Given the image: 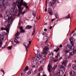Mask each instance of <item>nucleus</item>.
Here are the masks:
<instances>
[{
  "instance_id": "f704fd0d",
  "label": "nucleus",
  "mask_w": 76,
  "mask_h": 76,
  "mask_svg": "<svg viewBox=\"0 0 76 76\" xmlns=\"http://www.w3.org/2000/svg\"><path fill=\"white\" fill-rule=\"evenodd\" d=\"M70 66H71V64H70L68 66L67 68V69H69V68H70Z\"/></svg>"
},
{
  "instance_id": "dca6fc26",
  "label": "nucleus",
  "mask_w": 76,
  "mask_h": 76,
  "mask_svg": "<svg viewBox=\"0 0 76 76\" xmlns=\"http://www.w3.org/2000/svg\"><path fill=\"white\" fill-rule=\"evenodd\" d=\"M75 63H76V60L75 61ZM73 69L74 70H76V64H74L72 65Z\"/></svg>"
},
{
  "instance_id": "4d7b16f0",
  "label": "nucleus",
  "mask_w": 76,
  "mask_h": 76,
  "mask_svg": "<svg viewBox=\"0 0 76 76\" xmlns=\"http://www.w3.org/2000/svg\"><path fill=\"white\" fill-rule=\"evenodd\" d=\"M37 76H40V73H39L37 75Z\"/></svg>"
},
{
  "instance_id": "b1692460",
  "label": "nucleus",
  "mask_w": 76,
  "mask_h": 76,
  "mask_svg": "<svg viewBox=\"0 0 76 76\" xmlns=\"http://www.w3.org/2000/svg\"><path fill=\"white\" fill-rule=\"evenodd\" d=\"M39 50H35L34 53L35 55H37L38 53H39Z\"/></svg>"
},
{
  "instance_id": "6ab92c4d",
  "label": "nucleus",
  "mask_w": 76,
  "mask_h": 76,
  "mask_svg": "<svg viewBox=\"0 0 76 76\" xmlns=\"http://www.w3.org/2000/svg\"><path fill=\"white\" fill-rule=\"evenodd\" d=\"M69 48L70 50H72L73 49V53L75 54L76 53V49H74L75 48V46H74V48Z\"/></svg>"
},
{
  "instance_id": "72a5a7b5",
  "label": "nucleus",
  "mask_w": 76,
  "mask_h": 76,
  "mask_svg": "<svg viewBox=\"0 0 76 76\" xmlns=\"http://www.w3.org/2000/svg\"><path fill=\"white\" fill-rule=\"evenodd\" d=\"M35 11L33 12V15L34 16V17H35V16H36V15H35Z\"/></svg>"
},
{
  "instance_id": "c03bdc74",
  "label": "nucleus",
  "mask_w": 76,
  "mask_h": 76,
  "mask_svg": "<svg viewBox=\"0 0 76 76\" xmlns=\"http://www.w3.org/2000/svg\"><path fill=\"white\" fill-rule=\"evenodd\" d=\"M61 59H62V57H61L59 58V61H60L61 60Z\"/></svg>"
},
{
  "instance_id": "f03ea898",
  "label": "nucleus",
  "mask_w": 76,
  "mask_h": 76,
  "mask_svg": "<svg viewBox=\"0 0 76 76\" xmlns=\"http://www.w3.org/2000/svg\"><path fill=\"white\" fill-rule=\"evenodd\" d=\"M49 50V48L48 46H45L43 50V53L41 55H39V56L43 60H44L46 58V56L47 54V52Z\"/></svg>"
},
{
  "instance_id": "680f3d73",
  "label": "nucleus",
  "mask_w": 76,
  "mask_h": 76,
  "mask_svg": "<svg viewBox=\"0 0 76 76\" xmlns=\"http://www.w3.org/2000/svg\"><path fill=\"white\" fill-rule=\"evenodd\" d=\"M35 66H33V68L35 67Z\"/></svg>"
},
{
  "instance_id": "7c9ffc66",
  "label": "nucleus",
  "mask_w": 76,
  "mask_h": 76,
  "mask_svg": "<svg viewBox=\"0 0 76 76\" xmlns=\"http://www.w3.org/2000/svg\"><path fill=\"white\" fill-rule=\"evenodd\" d=\"M40 70H42V67H40L38 69V71L39 72Z\"/></svg>"
},
{
  "instance_id": "473e14b6",
  "label": "nucleus",
  "mask_w": 76,
  "mask_h": 76,
  "mask_svg": "<svg viewBox=\"0 0 76 76\" xmlns=\"http://www.w3.org/2000/svg\"><path fill=\"white\" fill-rule=\"evenodd\" d=\"M20 34L19 32L18 31L16 34V36H18Z\"/></svg>"
},
{
  "instance_id": "49530a36",
  "label": "nucleus",
  "mask_w": 76,
  "mask_h": 76,
  "mask_svg": "<svg viewBox=\"0 0 76 76\" xmlns=\"http://www.w3.org/2000/svg\"><path fill=\"white\" fill-rule=\"evenodd\" d=\"M44 31H47V29L46 28H45L44 29Z\"/></svg>"
},
{
  "instance_id": "09e8293b",
  "label": "nucleus",
  "mask_w": 76,
  "mask_h": 76,
  "mask_svg": "<svg viewBox=\"0 0 76 76\" xmlns=\"http://www.w3.org/2000/svg\"><path fill=\"white\" fill-rule=\"evenodd\" d=\"M52 28H53V27L52 26H51L50 27V29L51 30V29Z\"/></svg>"
},
{
  "instance_id": "a211bd4d",
  "label": "nucleus",
  "mask_w": 76,
  "mask_h": 76,
  "mask_svg": "<svg viewBox=\"0 0 76 76\" xmlns=\"http://www.w3.org/2000/svg\"><path fill=\"white\" fill-rule=\"evenodd\" d=\"M58 56H60L59 53H58L56 56V58H57L54 61V62H57L58 61Z\"/></svg>"
},
{
  "instance_id": "79ce46f5",
  "label": "nucleus",
  "mask_w": 76,
  "mask_h": 76,
  "mask_svg": "<svg viewBox=\"0 0 76 76\" xmlns=\"http://www.w3.org/2000/svg\"><path fill=\"white\" fill-rule=\"evenodd\" d=\"M43 62V61H39V64H41V63H42Z\"/></svg>"
},
{
  "instance_id": "412c9836",
  "label": "nucleus",
  "mask_w": 76,
  "mask_h": 76,
  "mask_svg": "<svg viewBox=\"0 0 76 76\" xmlns=\"http://www.w3.org/2000/svg\"><path fill=\"white\" fill-rule=\"evenodd\" d=\"M28 69H29L28 66H26L24 69V72H25L26 71H27V70H28Z\"/></svg>"
},
{
  "instance_id": "338daca9",
  "label": "nucleus",
  "mask_w": 76,
  "mask_h": 76,
  "mask_svg": "<svg viewBox=\"0 0 76 76\" xmlns=\"http://www.w3.org/2000/svg\"><path fill=\"white\" fill-rule=\"evenodd\" d=\"M5 48V46H4V47H2V48Z\"/></svg>"
},
{
  "instance_id": "58836bf2",
  "label": "nucleus",
  "mask_w": 76,
  "mask_h": 76,
  "mask_svg": "<svg viewBox=\"0 0 76 76\" xmlns=\"http://www.w3.org/2000/svg\"><path fill=\"white\" fill-rule=\"evenodd\" d=\"M22 21H20L19 23V25L20 26V25H21V24H22Z\"/></svg>"
},
{
  "instance_id": "c9c22d12",
  "label": "nucleus",
  "mask_w": 76,
  "mask_h": 76,
  "mask_svg": "<svg viewBox=\"0 0 76 76\" xmlns=\"http://www.w3.org/2000/svg\"><path fill=\"white\" fill-rule=\"evenodd\" d=\"M35 33V30H34L32 33V35H34Z\"/></svg>"
},
{
  "instance_id": "2eb2a0df",
  "label": "nucleus",
  "mask_w": 76,
  "mask_h": 76,
  "mask_svg": "<svg viewBox=\"0 0 76 76\" xmlns=\"http://www.w3.org/2000/svg\"><path fill=\"white\" fill-rule=\"evenodd\" d=\"M75 73V71L73 70L69 72V74L71 76H74Z\"/></svg>"
},
{
  "instance_id": "20e7f679",
  "label": "nucleus",
  "mask_w": 76,
  "mask_h": 76,
  "mask_svg": "<svg viewBox=\"0 0 76 76\" xmlns=\"http://www.w3.org/2000/svg\"><path fill=\"white\" fill-rule=\"evenodd\" d=\"M59 69L61 70L59 72L56 73L55 74V76H61L63 75V70L64 71L65 68L63 66H60L59 67Z\"/></svg>"
},
{
  "instance_id": "774afa93",
  "label": "nucleus",
  "mask_w": 76,
  "mask_h": 76,
  "mask_svg": "<svg viewBox=\"0 0 76 76\" xmlns=\"http://www.w3.org/2000/svg\"><path fill=\"white\" fill-rule=\"evenodd\" d=\"M63 76H66V74H64Z\"/></svg>"
},
{
  "instance_id": "6e6552de",
  "label": "nucleus",
  "mask_w": 76,
  "mask_h": 76,
  "mask_svg": "<svg viewBox=\"0 0 76 76\" xmlns=\"http://www.w3.org/2000/svg\"><path fill=\"white\" fill-rule=\"evenodd\" d=\"M10 27V24H8V25L4 28L1 27V30L3 31V30H6L7 32H9V29Z\"/></svg>"
},
{
  "instance_id": "de8ad7c7",
  "label": "nucleus",
  "mask_w": 76,
  "mask_h": 76,
  "mask_svg": "<svg viewBox=\"0 0 76 76\" xmlns=\"http://www.w3.org/2000/svg\"><path fill=\"white\" fill-rule=\"evenodd\" d=\"M54 60V58H52L51 59V61H53V60Z\"/></svg>"
},
{
  "instance_id": "bf43d9fd",
  "label": "nucleus",
  "mask_w": 76,
  "mask_h": 76,
  "mask_svg": "<svg viewBox=\"0 0 76 76\" xmlns=\"http://www.w3.org/2000/svg\"><path fill=\"white\" fill-rule=\"evenodd\" d=\"M74 32H75V31H72V32H71V34H73L74 33Z\"/></svg>"
},
{
  "instance_id": "c85d7f7f",
  "label": "nucleus",
  "mask_w": 76,
  "mask_h": 76,
  "mask_svg": "<svg viewBox=\"0 0 76 76\" xmlns=\"http://www.w3.org/2000/svg\"><path fill=\"white\" fill-rule=\"evenodd\" d=\"M45 6H46V8L45 9V12H47V4H45Z\"/></svg>"
},
{
  "instance_id": "13d9d810",
  "label": "nucleus",
  "mask_w": 76,
  "mask_h": 76,
  "mask_svg": "<svg viewBox=\"0 0 76 76\" xmlns=\"http://www.w3.org/2000/svg\"><path fill=\"white\" fill-rule=\"evenodd\" d=\"M47 0H46V1H45V4H47Z\"/></svg>"
},
{
  "instance_id": "e2e57ef3",
  "label": "nucleus",
  "mask_w": 76,
  "mask_h": 76,
  "mask_svg": "<svg viewBox=\"0 0 76 76\" xmlns=\"http://www.w3.org/2000/svg\"><path fill=\"white\" fill-rule=\"evenodd\" d=\"M45 25H47V23H45Z\"/></svg>"
},
{
  "instance_id": "9b49d317",
  "label": "nucleus",
  "mask_w": 76,
  "mask_h": 76,
  "mask_svg": "<svg viewBox=\"0 0 76 76\" xmlns=\"http://www.w3.org/2000/svg\"><path fill=\"white\" fill-rule=\"evenodd\" d=\"M51 62V61L49 62V64L48 66V70H49V72H51L52 71V69H53V68L51 66L53 64V63Z\"/></svg>"
},
{
  "instance_id": "aec40b11",
  "label": "nucleus",
  "mask_w": 76,
  "mask_h": 76,
  "mask_svg": "<svg viewBox=\"0 0 76 76\" xmlns=\"http://www.w3.org/2000/svg\"><path fill=\"white\" fill-rule=\"evenodd\" d=\"M23 4H24V6H25V7L26 8H28V4H27L26 3V2H24L23 3Z\"/></svg>"
},
{
  "instance_id": "ddd939ff",
  "label": "nucleus",
  "mask_w": 76,
  "mask_h": 76,
  "mask_svg": "<svg viewBox=\"0 0 76 76\" xmlns=\"http://www.w3.org/2000/svg\"><path fill=\"white\" fill-rule=\"evenodd\" d=\"M68 63V61L64 60L62 62V66H66Z\"/></svg>"
},
{
  "instance_id": "9d476101",
  "label": "nucleus",
  "mask_w": 76,
  "mask_h": 76,
  "mask_svg": "<svg viewBox=\"0 0 76 76\" xmlns=\"http://www.w3.org/2000/svg\"><path fill=\"white\" fill-rule=\"evenodd\" d=\"M4 36L2 35L1 36V35H0V48H1V46L2 45V44H3V42H2V41L4 39Z\"/></svg>"
},
{
  "instance_id": "a878e982",
  "label": "nucleus",
  "mask_w": 76,
  "mask_h": 76,
  "mask_svg": "<svg viewBox=\"0 0 76 76\" xmlns=\"http://www.w3.org/2000/svg\"><path fill=\"white\" fill-rule=\"evenodd\" d=\"M70 18V14H69L68 16L66 17L65 18L66 19H69Z\"/></svg>"
},
{
  "instance_id": "a19ab883",
  "label": "nucleus",
  "mask_w": 76,
  "mask_h": 76,
  "mask_svg": "<svg viewBox=\"0 0 76 76\" xmlns=\"http://www.w3.org/2000/svg\"><path fill=\"white\" fill-rule=\"evenodd\" d=\"M56 67H57V66L56 65H55L53 67V69L54 70L55 69H56Z\"/></svg>"
},
{
  "instance_id": "a18cd8bd",
  "label": "nucleus",
  "mask_w": 76,
  "mask_h": 76,
  "mask_svg": "<svg viewBox=\"0 0 76 76\" xmlns=\"http://www.w3.org/2000/svg\"><path fill=\"white\" fill-rule=\"evenodd\" d=\"M58 49H56V53H57L58 52Z\"/></svg>"
},
{
  "instance_id": "423d86ee",
  "label": "nucleus",
  "mask_w": 76,
  "mask_h": 76,
  "mask_svg": "<svg viewBox=\"0 0 76 76\" xmlns=\"http://www.w3.org/2000/svg\"><path fill=\"white\" fill-rule=\"evenodd\" d=\"M69 41L72 44V46L69 44H68L66 47L67 50H68V48H74V45L73 44V39H71Z\"/></svg>"
},
{
  "instance_id": "69168bd1",
  "label": "nucleus",
  "mask_w": 76,
  "mask_h": 76,
  "mask_svg": "<svg viewBox=\"0 0 76 76\" xmlns=\"http://www.w3.org/2000/svg\"><path fill=\"white\" fill-rule=\"evenodd\" d=\"M66 57H67V58H69V56H68V57H67V56H66Z\"/></svg>"
},
{
  "instance_id": "1a4fd4ad",
  "label": "nucleus",
  "mask_w": 76,
  "mask_h": 76,
  "mask_svg": "<svg viewBox=\"0 0 76 76\" xmlns=\"http://www.w3.org/2000/svg\"><path fill=\"white\" fill-rule=\"evenodd\" d=\"M39 60H40V58L38 56H37L34 58L33 62L35 64H38V61Z\"/></svg>"
},
{
  "instance_id": "8fccbe9b",
  "label": "nucleus",
  "mask_w": 76,
  "mask_h": 76,
  "mask_svg": "<svg viewBox=\"0 0 76 76\" xmlns=\"http://www.w3.org/2000/svg\"><path fill=\"white\" fill-rule=\"evenodd\" d=\"M59 47H60V48H61V47H62V45H60L59 46Z\"/></svg>"
},
{
  "instance_id": "cd10ccee",
  "label": "nucleus",
  "mask_w": 76,
  "mask_h": 76,
  "mask_svg": "<svg viewBox=\"0 0 76 76\" xmlns=\"http://www.w3.org/2000/svg\"><path fill=\"white\" fill-rule=\"evenodd\" d=\"M12 46H9L7 47V48L9 49L10 50H12Z\"/></svg>"
},
{
  "instance_id": "7ed1b4c3",
  "label": "nucleus",
  "mask_w": 76,
  "mask_h": 76,
  "mask_svg": "<svg viewBox=\"0 0 76 76\" xmlns=\"http://www.w3.org/2000/svg\"><path fill=\"white\" fill-rule=\"evenodd\" d=\"M10 0H3L2 1L0 0V6H3V10L5 9L7 7V6L9 5V3H8V1Z\"/></svg>"
},
{
  "instance_id": "6e6d98bb",
  "label": "nucleus",
  "mask_w": 76,
  "mask_h": 76,
  "mask_svg": "<svg viewBox=\"0 0 76 76\" xmlns=\"http://www.w3.org/2000/svg\"><path fill=\"white\" fill-rule=\"evenodd\" d=\"M45 37H47V33H45Z\"/></svg>"
},
{
  "instance_id": "4468645a",
  "label": "nucleus",
  "mask_w": 76,
  "mask_h": 76,
  "mask_svg": "<svg viewBox=\"0 0 76 76\" xmlns=\"http://www.w3.org/2000/svg\"><path fill=\"white\" fill-rule=\"evenodd\" d=\"M48 12L49 13L50 15H52V14H53V12L52 11V9L51 8H49L48 9Z\"/></svg>"
},
{
  "instance_id": "052dcab7",
  "label": "nucleus",
  "mask_w": 76,
  "mask_h": 76,
  "mask_svg": "<svg viewBox=\"0 0 76 76\" xmlns=\"http://www.w3.org/2000/svg\"><path fill=\"white\" fill-rule=\"evenodd\" d=\"M42 76H47L45 74H43Z\"/></svg>"
},
{
  "instance_id": "4be33fe9",
  "label": "nucleus",
  "mask_w": 76,
  "mask_h": 76,
  "mask_svg": "<svg viewBox=\"0 0 76 76\" xmlns=\"http://www.w3.org/2000/svg\"><path fill=\"white\" fill-rule=\"evenodd\" d=\"M24 46H25V47L26 48V51H28V48H29V45H28L27 46H26V45H25L24 44Z\"/></svg>"
},
{
  "instance_id": "c756f323",
  "label": "nucleus",
  "mask_w": 76,
  "mask_h": 76,
  "mask_svg": "<svg viewBox=\"0 0 76 76\" xmlns=\"http://www.w3.org/2000/svg\"><path fill=\"white\" fill-rule=\"evenodd\" d=\"M14 19H15V18H12L11 20L10 21V24H12V22H13V20H14Z\"/></svg>"
},
{
  "instance_id": "864d4df0",
  "label": "nucleus",
  "mask_w": 76,
  "mask_h": 76,
  "mask_svg": "<svg viewBox=\"0 0 76 76\" xmlns=\"http://www.w3.org/2000/svg\"><path fill=\"white\" fill-rule=\"evenodd\" d=\"M72 37H70V38H69V41L70 40H71V39H72Z\"/></svg>"
},
{
  "instance_id": "e433bc0d",
  "label": "nucleus",
  "mask_w": 76,
  "mask_h": 76,
  "mask_svg": "<svg viewBox=\"0 0 76 76\" xmlns=\"http://www.w3.org/2000/svg\"><path fill=\"white\" fill-rule=\"evenodd\" d=\"M14 41L15 42H18V40H17V39H14Z\"/></svg>"
},
{
  "instance_id": "f3484780",
  "label": "nucleus",
  "mask_w": 76,
  "mask_h": 76,
  "mask_svg": "<svg viewBox=\"0 0 76 76\" xmlns=\"http://www.w3.org/2000/svg\"><path fill=\"white\" fill-rule=\"evenodd\" d=\"M19 28L20 30V33L25 32V30H22V29H23V27H22V26H20Z\"/></svg>"
},
{
  "instance_id": "603ef678",
  "label": "nucleus",
  "mask_w": 76,
  "mask_h": 76,
  "mask_svg": "<svg viewBox=\"0 0 76 76\" xmlns=\"http://www.w3.org/2000/svg\"><path fill=\"white\" fill-rule=\"evenodd\" d=\"M54 20H55V19H53L52 20V22H53V21H54Z\"/></svg>"
},
{
  "instance_id": "f257e3e1",
  "label": "nucleus",
  "mask_w": 76,
  "mask_h": 76,
  "mask_svg": "<svg viewBox=\"0 0 76 76\" xmlns=\"http://www.w3.org/2000/svg\"><path fill=\"white\" fill-rule=\"evenodd\" d=\"M23 0H19V1H17L16 3H13L12 6V9L11 10V11H12V12L13 13L16 14L18 12V10L17 9V8L16 7V6L17 5L18 8L19 9L18 16H19L20 15V13L22 15H23L25 14V11L24 10L23 12H22L23 9V8H22L21 7V6L23 4Z\"/></svg>"
},
{
  "instance_id": "5fc2aeb1",
  "label": "nucleus",
  "mask_w": 76,
  "mask_h": 76,
  "mask_svg": "<svg viewBox=\"0 0 76 76\" xmlns=\"http://www.w3.org/2000/svg\"><path fill=\"white\" fill-rule=\"evenodd\" d=\"M1 72H4V70H1Z\"/></svg>"
},
{
  "instance_id": "3c124183",
  "label": "nucleus",
  "mask_w": 76,
  "mask_h": 76,
  "mask_svg": "<svg viewBox=\"0 0 76 76\" xmlns=\"http://www.w3.org/2000/svg\"><path fill=\"white\" fill-rule=\"evenodd\" d=\"M3 15H2L0 14V18H2Z\"/></svg>"
},
{
  "instance_id": "2f4dec72",
  "label": "nucleus",
  "mask_w": 76,
  "mask_h": 76,
  "mask_svg": "<svg viewBox=\"0 0 76 76\" xmlns=\"http://www.w3.org/2000/svg\"><path fill=\"white\" fill-rule=\"evenodd\" d=\"M53 53L51 52L50 54H49L50 56H51L52 57H53Z\"/></svg>"
},
{
  "instance_id": "39448f33",
  "label": "nucleus",
  "mask_w": 76,
  "mask_h": 76,
  "mask_svg": "<svg viewBox=\"0 0 76 76\" xmlns=\"http://www.w3.org/2000/svg\"><path fill=\"white\" fill-rule=\"evenodd\" d=\"M12 17H10L9 16H8L7 15H5L4 16V19L5 20H8L7 21H6L5 22V24H9V23L10 22V20L11 19H12Z\"/></svg>"
},
{
  "instance_id": "37998d69",
  "label": "nucleus",
  "mask_w": 76,
  "mask_h": 76,
  "mask_svg": "<svg viewBox=\"0 0 76 76\" xmlns=\"http://www.w3.org/2000/svg\"><path fill=\"white\" fill-rule=\"evenodd\" d=\"M28 43H29V45H31V41H30L28 42Z\"/></svg>"
},
{
  "instance_id": "0e129e2a",
  "label": "nucleus",
  "mask_w": 76,
  "mask_h": 76,
  "mask_svg": "<svg viewBox=\"0 0 76 76\" xmlns=\"http://www.w3.org/2000/svg\"><path fill=\"white\" fill-rule=\"evenodd\" d=\"M45 34V32H44L42 33V35H44Z\"/></svg>"
},
{
  "instance_id": "393cba45",
  "label": "nucleus",
  "mask_w": 76,
  "mask_h": 76,
  "mask_svg": "<svg viewBox=\"0 0 76 76\" xmlns=\"http://www.w3.org/2000/svg\"><path fill=\"white\" fill-rule=\"evenodd\" d=\"M32 27L31 26H26V29H31Z\"/></svg>"
},
{
  "instance_id": "bb28decb",
  "label": "nucleus",
  "mask_w": 76,
  "mask_h": 76,
  "mask_svg": "<svg viewBox=\"0 0 76 76\" xmlns=\"http://www.w3.org/2000/svg\"><path fill=\"white\" fill-rule=\"evenodd\" d=\"M55 15L56 17V18L57 19H58V13L57 12L55 13Z\"/></svg>"
},
{
  "instance_id": "0eeeda50",
  "label": "nucleus",
  "mask_w": 76,
  "mask_h": 76,
  "mask_svg": "<svg viewBox=\"0 0 76 76\" xmlns=\"http://www.w3.org/2000/svg\"><path fill=\"white\" fill-rule=\"evenodd\" d=\"M6 15L7 16H8L10 17H13L15 15L13 14V12H12V11H6L5 15Z\"/></svg>"
},
{
  "instance_id": "4c0bfd02",
  "label": "nucleus",
  "mask_w": 76,
  "mask_h": 76,
  "mask_svg": "<svg viewBox=\"0 0 76 76\" xmlns=\"http://www.w3.org/2000/svg\"><path fill=\"white\" fill-rule=\"evenodd\" d=\"M28 75H30L31 74V71L28 72H27Z\"/></svg>"
},
{
  "instance_id": "f8f14e48",
  "label": "nucleus",
  "mask_w": 76,
  "mask_h": 76,
  "mask_svg": "<svg viewBox=\"0 0 76 76\" xmlns=\"http://www.w3.org/2000/svg\"><path fill=\"white\" fill-rule=\"evenodd\" d=\"M56 3V0H53L52 1L49 2V4L50 6H53Z\"/></svg>"
},
{
  "instance_id": "ea45409f",
  "label": "nucleus",
  "mask_w": 76,
  "mask_h": 76,
  "mask_svg": "<svg viewBox=\"0 0 76 76\" xmlns=\"http://www.w3.org/2000/svg\"><path fill=\"white\" fill-rule=\"evenodd\" d=\"M69 51H70V50H67L65 51V52H66V53H68Z\"/></svg>"
},
{
  "instance_id": "5701e85b",
  "label": "nucleus",
  "mask_w": 76,
  "mask_h": 76,
  "mask_svg": "<svg viewBox=\"0 0 76 76\" xmlns=\"http://www.w3.org/2000/svg\"><path fill=\"white\" fill-rule=\"evenodd\" d=\"M69 56H74V54H74V53H73V52H70L69 53Z\"/></svg>"
}]
</instances>
